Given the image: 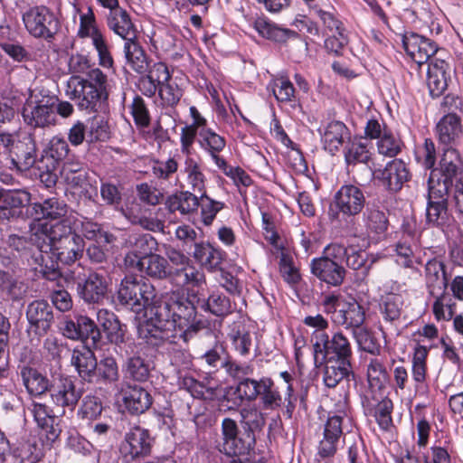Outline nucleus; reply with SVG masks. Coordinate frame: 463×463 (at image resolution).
<instances>
[{
    "label": "nucleus",
    "instance_id": "1",
    "mask_svg": "<svg viewBox=\"0 0 463 463\" xmlns=\"http://www.w3.org/2000/svg\"><path fill=\"white\" fill-rule=\"evenodd\" d=\"M313 349L315 364L321 371L326 387L334 389L343 381L350 383L355 379L353 346L342 330L330 335L318 333Z\"/></svg>",
    "mask_w": 463,
    "mask_h": 463
},
{
    "label": "nucleus",
    "instance_id": "2",
    "mask_svg": "<svg viewBox=\"0 0 463 463\" xmlns=\"http://www.w3.org/2000/svg\"><path fill=\"white\" fill-rule=\"evenodd\" d=\"M199 298L194 290H173L166 301L158 302L154 307L161 321H169V326L180 333L184 343L194 339L202 330L209 327V321L198 317Z\"/></svg>",
    "mask_w": 463,
    "mask_h": 463
},
{
    "label": "nucleus",
    "instance_id": "3",
    "mask_svg": "<svg viewBox=\"0 0 463 463\" xmlns=\"http://www.w3.org/2000/svg\"><path fill=\"white\" fill-rule=\"evenodd\" d=\"M65 94L81 111H103L108 106V76L99 68L90 70L86 77L73 75L67 81Z\"/></svg>",
    "mask_w": 463,
    "mask_h": 463
},
{
    "label": "nucleus",
    "instance_id": "4",
    "mask_svg": "<svg viewBox=\"0 0 463 463\" xmlns=\"http://www.w3.org/2000/svg\"><path fill=\"white\" fill-rule=\"evenodd\" d=\"M260 427L258 420L242 418L237 421L232 418H224L221 424L222 441L217 449L232 458L246 457L254 454L256 447L255 430Z\"/></svg>",
    "mask_w": 463,
    "mask_h": 463
},
{
    "label": "nucleus",
    "instance_id": "5",
    "mask_svg": "<svg viewBox=\"0 0 463 463\" xmlns=\"http://www.w3.org/2000/svg\"><path fill=\"white\" fill-rule=\"evenodd\" d=\"M415 161L424 170H429L430 175L427 184L430 182L431 176L435 178L440 175H449V178L456 179L463 169V160L457 148H444L437 164V148L435 142L430 137H426L422 145L416 147L414 151Z\"/></svg>",
    "mask_w": 463,
    "mask_h": 463
},
{
    "label": "nucleus",
    "instance_id": "6",
    "mask_svg": "<svg viewBox=\"0 0 463 463\" xmlns=\"http://www.w3.org/2000/svg\"><path fill=\"white\" fill-rule=\"evenodd\" d=\"M440 175L431 176L427 184L426 222L429 226L441 230L449 227L452 219L449 213V197L452 191V184L456 179Z\"/></svg>",
    "mask_w": 463,
    "mask_h": 463
},
{
    "label": "nucleus",
    "instance_id": "7",
    "mask_svg": "<svg viewBox=\"0 0 463 463\" xmlns=\"http://www.w3.org/2000/svg\"><path fill=\"white\" fill-rule=\"evenodd\" d=\"M345 255V245L337 242L327 244L320 257L310 261V272L320 282L328 287H340L346 277L347 270L343 265Z\"/></svg>",
    "mask_w": 463,
    "mask_h": 463
},
{
    "label": "nucleus",
    "instance_id": "8",
    "mask_svg": "<svg viewBox=\"0 0 463 463\" xmlns=\"http://www.w3.org/2000/svg\"><path fill=\"white\" fill-rule=\"evenodd\" d=\"M156 297V288L146 279L133 275L125 276L117 292L119 304L137 313L157 305Z\"/></svg>",
    "mask_w": 463,
    "mask_h": 463
},
{
    "label": "nucleus",
    "instance_id": "9",
    "mask_svg": "<svg viewBox=\"0 0 463 463\" xmlns=\"http://www.w3.org/2000/svg\"><path fill=\"white\" fill-rule=\"evenodd\" d=\"M364 134L365 138L376 140V151L384 158L398 159L397 156L407 149L401 132L388 126L383 119L369 118L364 128Z\"/></svg>",
    "mask_w": 463,
    "mask_h": 463
},
{
    "label": "nucleus",
    "instance_id": "10",
    "mask_svg": "<svg viewBox=\"0 0 463 463\" xmlns=\"http://www.w3.org/2000/svg\"><path fill=\"white\" fill-rule=\"evenodd\" d=\"M22 21L31 36L48 43L54 40L61 27L54 12L43 5L30 6L22 14Z\"/></svg>",
    "mask_w": 463,
    "mask_h": 463
},
{
    "label": "nucleus",
    "instance_id": "11",
    "mask_svg": "<svg viewBox=\"0 0 463 463\" xmlns=\"http://www.w3.org/2000/svg\"><path fill=\"white\" fill-rule=\"evenodd\" d=\"M55 95L35 96L34 99H26L22 117L24 123L33 128H49L57 124L54 113Z\"/></svg>",
    "mask_w": 463,
    "mask_h": 463
},
{
    "label": "nucleus",
    "instance_id": "12",
    "mask_svg": "<svg viewBox=\"0 0 463 463\" xmlns=\"http://www.w3.org/2000/svg\"><path fill=\"white\" fill-rule=\"evenodd\" d=\"M154 444L150 431L134 425L124 435L119 445V453L125 463L141 461L150 456Z\"/></svg>",
    "mask_w": 463,
    "mask_h": 463
},
{
    "label": "nucleus",
    "instance_id": "13",
    "mask_svg": "<svg viewBox=\"0 0 463 463\" xmlns=\"http://www.w3.org/2000/svg\"><path fill=\"white\" fill-rule=\"evenodd\" d=\"M373 176L378 185L390 194L400 193L411 180L409 165L402 159H392L383 167L374 171Z\"/></svg>",
    "mask_w": 463,
    "mask_h": 463
},
{
    "label": "nucleus",
    "instance_id": "14",
    "mask_svg": "<svg viewBox=\"0 0 463 463\" xmlns=\"http://www.w3.org/2000/svg\"><path fill=\"white\" fill-rule=\"evenodd\" d=\"M137 334L139 338L154 348H159L166 343H175L176 339V333L169 326V321H159L155 307L150 308V317L138 325Z\"/></svg>",
    "mask_w": 463,
    "mask_h": 463
},
{
    "label": "nucleus",
    "instance_id": "15",
    "mask_svg": "<svg viewBox=\"0 0 463 463\" xmlns=\"http://www.w3.org/2000/svg\"><path fill=\"white\" fill-rule=\"evenodd\" d=\"M348 393L345 394L342 409L335 414L328 415L324 425L323 439L318 445V455L323 458L334 457L337 450V445L344 433L343 420L346 414Z\"/></svg>",
    "mask_w": 463,
    "mask_h": 463
},
{
    "label": "nucleus",
    "instance_id": "16",
    "mask_svg": "<svg viewBox=\"0 0 463 463\" xmlns=\"http://www.w3.org/2000/svg\"><path fill=\"white\" fill-rule=\"evenodd\" d=\"M7 158L18 171H27L37 165V146L32 134H24L16 139L11 135Z\"/></svg>",
    "mask_w": 463,
    "mask_h": 463
},
{
    "label": "nucleus",
    "instance_id": "17",
    "mask_svg": "<svg viewBox=\"0 0 463 463\" xmlns=\"http://www.w3.org/2000/svg\"><path fill=\"white\" fill-rule=\"evenodd\" d=\"M226 374L232 380H241L243 385L245 395L248 397V402L258 401L264 383V376L259 379L251 377L254 373V364L252 361L241 362L228 360L225 363Z\"/></svg>",
    "mask_w": 463,
    "mask_h": 463
},
{
    "label": "nucleus",
    "instance_id": "18",
    "mask_svg": "<svg viewBox=\"0 0 463 463\" xmlns=\"http://www.w3.org/2000/svg\"><path fill=\"white\" fill-rule=\"evenodd\" d=\"M49 393L56 406L72 411L83 395V388L78 387L71 376L61 374L53 377Z\"/></svg>",
    "mask_w": 463,
    "mask_h": 463
},
{
    "label": "nucleus",
    "instance_id": "19",
    "mask_svg": "<svg viewBox=\"0 0 463 463\" xmlns=\"http://www.w3.org/2000/svg\"><path fill=\"white\" fill-rule=\"evenodd\" d=\"M77 294L87 304H100L106 298L108 283L105 277L96 271L74 279Z\"/></svg>",
    "mask_w": 463,
    "mask_h": 463
},
{
    "label": "nucleus",
    "instance_id": "20",
    "mask_svg": "<svg viewBox=\"0 0 463 463\" xmlns=\"http://www.w3.org/2000/svg\"><path fill=\"white\" fill-rule=\"evenodd\" d=\"M334 203L345 217L359 214L365 205V195L363 189L354 184H344L335 193Z\"/></svg>",
    "mask_w": 463,
    "mask_h": 463
},
{
    "label": "nucleus",
    "instance_id": "21",
    "mask_svg": "<svg viewBox=\"0 0 463 463\" xmlns=\"http://www.w3.org/2000/svg\"><path fill=\"white\" fill-rule=\"evenodd\" d=\"M434 131L444 148H456L463 138L462 119L456 112H449L439 118Z\"/></svg>",
    "mask_w": 463,
    "mask_h": 463
},
{
    "label": "nucleus",
    "instance_id": "22",
    "mask_svg": "<svg viewBox=\"0 0 463 463\" xmlns=\"http://www.w3.org/2000/svg\"><path fill=\"white\" fill-rule=\"evenodd\" d=\"M25 315L30 329L38 336L47 335L54 323L52 307L44 299L29 303Z\"/></svg>",
    "mask_w": 463,
    "mask_h": 463
},
{
    "label": "nucleus",
    "instance_id": "23",
    "mask_svg": "<svg viewBox=\"0 0 463 463\" xmlns=\"http://www.w3.org/2000/svg\"><path fill=\"white\" fill-rule=\"evenodd\" d=\"M403 304V298L400 294L388 293L382 297L379 313L384 324L380 326L383 334H385L384 329L390 332L399 331V326L402 323Z\"/></svg>",
    "mask_w": 463,
    "mask_h": 463
},
{
    "label": "nucleus",
    "instance_id": "24",
    "mask_svg": "<svg viewBox=\"0 0 463 463\" xmlns=\"http://www.w3.org/2000/svg\"><path fill=\"white\" fill-rule=\"evenodd\" d=\"M402 42L407 55L419 65L430 61L439 49L435 41L412 32L403 34Z\"/></svg>",
    "mask_w": 463,
    "mask_h": 463
},
{
    "label": "nucleus",
    "instance_id": "25",
    "mask_svg": "<svg viewBox=\"0 0 463 463\" xmlns=\"http://www.w3.org/2000/svg\"><path fill=\"white\" fill-rule=\"evenodd\" d=\"M121 394L123 404L131 415L137 416L145 413L154 402L151 393L137 384L126 383L121 389Z\"/></svg>",
    "mask_w": 463,
    "mask_h": 463
},
{
    "label": "nucleus",
    "instance_id": "26",
    "mask_svg": "<svg viewBox=\"0 0 463 463\" xmlns=\"http://www.w3.org/2000/svg\"><path fill=\"white\" fill-rule=\"evenodd\" d=\"M323 149L335 156L352 137L349 128L340 120H332L320 132Z\"/></svg>",
    "mask_w": 463,
    "mask_h": 463
},
{
    "label": "nucleus",
    "instance_id": "27",
    "mask_svg": "<svg viewBox=\"0 0 463 463\" xmlns=\"http://www.w3.org/2000/svg\"><path fill=\"white\" fill-rule=\"evenodd\" d=\"M191 255L201 268L210 272L221 269L226 257L223 250L206 241L194 242V251Z\"/></svg>",
    "mask_w": 463,
    "mask_h": 463
},
{
    "label": "nucleus",
    "instance_id": "28",
    "mask_svg": "<svg viewBox=\"0 0 463 463\" xmlns=\"http://www.w3.org/2000/svg\"><path fill=\"white\" fill-rule=\"evenodd\" d=\"M199 147L212 159L218 166H225L226 159L222 156L227 146L225 137L216 133L213 128H209L200 131V137L197 138Z\"/></svg>",
    "mask_w": 463,
    "mask_h": 463
},
{
    "label": "nucleus",
    "instance_id": "29",
    "mask_svg": "<svg viewBox=\"0 0 463 463\" xmlns=\"http://www.w3.org/2000/svg\"><path fill=\"white\" fill-rule=\"evenodd\" d=\"M449 65L441 59L434 58L428 63L427 86L432 98L440 97L448 87Z\"/></svg>",
    "mask_w": 463,
    "mask_h": 463
},
{
    "label": "nucleus",
    "instance_id": "30",
    "mask_svg": "<svg viewBox=\"0 0 463 463\" xmlns=\"http://www.w3.org/2000/svg\"><path fill=\"white\" fill-rule=\"evenodd\" d=\"M109 29L124 41L138 37V31L128 11L123 7L109 13L106 18Z\"/></svg>",
    "mask_w": 463,
    "mask_h": 463
},
{
    "label": "nucleus",
    "instance_id": "31",
    "mask_svg": "<svg viewBox=\"0 0 463 463\" xmlns=\"http://www.w3.org/2000/svg\"><path fill=\"white\" fill-rule=\"evenodd\" d=\"M171 285L184 289L185 286L200 287L205 275L192 261L180 267H171L167 278Z\"/></svg>",
    "mask_w": 463,
    "mask_h": 463
},
{
    "label": "nucleus",
    "instance_id": "32",
    "mask_svg": "<svg viewBox=\"0 0 463 463\" xmlns=\"http://www.w3.org/2000/svg\"><path fill=\"white\" fill-rule=\"evenodd\" d=\"M425 287L430 296H434L437 290L446 289L449 286V277L443 260L434 257L427 260L424 266Z\"/></svg>",
    "mask_w": 463,
    "mask_h": 463
},
{
    "label": "nucleus",
    "instance_id": "33",
    "mask_svg": "<svg viewBox=\"0 0 463 463\" xmlns=\"http://www.w3.org/2000/svg\"><path fill=\"white\" fill-rule=\"evenodd\" d=\"M253 28L262 38L279 44H285L288 41L299 37L296 31L282 28L264 16L258 17L254 21Z\"/></svg>",
    "mask_w": 463,
    "mask_h": 463
},
{
    "label": "nucleus",
    "instance_id": "34",
    "mask_svg": "<svg viewBox=\"0 0 463 463\" xmlns=\"http://www.w3.org/2000/svg\"><path fill=\"white\" fill-rule=\"evenodd\" d=\"M253 28L262 38L279 44H285L288 41L299 37L296 31L282 28L264 16L258 17L254 21Z\"/></svg>",
    "mask_w": 463,
    "mask_h": 463
},
{
    "label": "nucleus",
    "instance_id": "35",
    "mask_svg": "<svg viewBox=\"0 0 463 463\" xmlns=\"http://www.w3.org/2000/svg\"><path fill=\"white\" fill-rule=\"evenodd\" d=\"M253 28L262 38L279 44H285L288 41L299 37L296 31L282 28L264 16L258 17L254 21Z\"/></svg>",
    "mask_w": 463,
    "mask_h": 463
},
{
    "label": "nucleus",
    "instance_id": "36",
    "mask_svg": "<svg viewBox=\"0 0 463 463\" xmlns=\"http://www.w3.org/2000/svg\"><path fill=\"white\" fill-rule=\"evenodd\" d=\"M84 248L85 241L83 238L76 232L61 241L51 250L57 256L59 261L65 265H71L82 257Z\"/></svg>",
    "mask_w": 463,
    "mask_h": 463
},
{
    "label": "nucleus",
    "instance_id": "37",
    "mask_svg": "<svg viewBox=\"0 0 463 463\" xmlns=\"http://www.w3.org/2000/svg\"><path fill=\"white\" fill-rule=\"evenodd\" d=\"M333 321L354 333V331L364 326L365 321L364 307L357 301L347 302L333 317Z\"/></svg>",
    "mask_w": 463,
    "mask_h": 463
},
{
    "label": "nucleus",
    "instance_id": "38",
    "mask_svg": "<svg viewBox=\"0 0 463 463\" xmlns=\"http://www.w3.org/2000/svg\"><path fill=\"white\" fill-rule=\"evenodd\" d=\"M343 156L346 166L354 167L357 165H368L372 161L373 154L366 142L354 137L344 146Z\"/></svg>",
    "mask_w": 463,
    "mask_h": 463
},
{
    "label": "nucleus",
    "instance_id": "39",
    "mask_svg": "<svg viewBox=\"0 0 463 463\" xmlns=\"http://www.w3.org/2000/svg\"><path fill=\"white\" fill-rule=\"evenodd\" d=\"M92 348L86 346L83 350L75 349L71 355V364L75 367L79 376L89 383H94L93 377L98 362Z\"/></svg>",
    "mask_w": 463,
    "mask_h": 463
},
{
    "label": "nucleus",
    "instance_id": "40",
    "mask_svg": "<svg viewBox=\"0 0 463 463\" xmlns=\"http://www.w3.org/2000/svg\"><path fill=\"white\" fill-rule=\"evenodd\" d=\"M124 54L127 64L136 73L143 75L147 71L149 58L138 42V37L134 40L125 41Z\"/></svg>",
    "mask_w": 463,
    "mask_h": 463
},
{
    "label": "nucleus",
    "instance_id": "41",
    "mask_svg": "<svg viewBox=\"0 0 463 463\" xmlns=\"http://www.w3.org/2000/svg\"><path fill=\"white\" fill-rule=\"evenodd\" d=\"M136 268L144 271L148 277L156 279H165L168 278L171 266L168 260L159 254L139 258L136 260Z\"/></svg>",
    "mask_w": 463,
    "mask_h": 463
},
{
    "label": "nucleus",
    "instance_id": "42",
    "mask_svg": "<svg viewBox=\"0 0 463 463\" xmlns=\"http://www.w3.org/2000/svg\"><path fill=\"white\" fill-rule=\"evenodd\" d=\"M20 375L23 384L30 395L39 397L49 392L51 388L49 379L36 368L24 366L21 368Z\"/></svg>",
    "mask_w": 463,
    "mask_h": 463
},
{
    "label": "nucleus",
    "instance_id": "43",
    "mask_svg": "<svg viewBox=\"0 0 463 463\" xmlns=\"http://www.w3.org/2000/svg\"><path fill=\"white\" fill-rule=\"evenodd\" d=\"M165 206L170 213L188 215L197 212L199 198L189 191H179L166 198Z\"/></svg>",
    "mask_w": 463,
    "mask_h": 463
},
{
    "label": "nucleus",
    "instance_id": "44",
    "mask_svg": "<svg viewBox=\"0 0 463 463\" xmlns=\"http://www.w3.org/2000/svg\"><path fill=\"white\" fill-rule=\"evenodd\" d=\"M431 346H426L420 344H416L413 347L411 357V375L415 383V388L418 390L425 383L428 374V357Z\"/></svg>",
    "mask_w": 463,
    "mask_h": 463
},
{
    "label": "nucleus",
    "instance_id": "45",
    "mask_svg": "<svg viewBox=\"0 0 463 463\" xmlns=\"http://www.w3.org/2000/svg\"><path fill=\"white\" fill-rule=\"evenodd\" d=\"M392 411L393 402L388 396L363 411L364 416L373 418L383 431H390L393 427Z\"/></svg>",
    "mask_w": 463,
    "mask_h": 463
},
{
    "label": "nucleus",
    "instance_id": "46",
    "mask_svg": "<svg viewBox=\"0 0 463 463\" xmlns=\"http://www.w3.org/2000/svg\"><path fill=\"white\" fill-rule=\"evenodd\" d=\"M366 375L370 386L385 389L390 381L387 357L374 355V357L369 359Z\"/></svg>",
    "mask_w": 463,
    "mask_h": 463
},
{
    "label": "nucleus",
    "instance_id": "47",
    "mask_svg": "<svg viewBox=\"0 0 463 463\" xmlns=\"http://www.w3.org/2000/svg\"><path fill=\"white\" fill-rule=\"evenodd\" d=\"M33 210L39 220L59 221L66 218L68 204L57 197H51L41 203H34Z\"/></svg>",
    "mask_w": 463,
    "mask_h": 463
},
{
    "label": "nucleus",
    "instance_id": "48",
    "mask_svg": "<svg viewBox=\"0 0 463 463\" xmlns=\"http://www.w3.org/2000/svg\"><path fill=\"white\" fill-rule=\"evenodd\" d=\"M120 378L119 367L115 357L109 355L97 362L94 383L115 384Z\"/></svg>",
    "mask_w": 463,
    "mask_h": 463
},
{
    "label": "nucleus",
    "instance_id": "49",
    "mask_svg": "<svg viewBox=\"0 0 463 463\" xmlns=\"http://www.w3.org/2000/svg\"><path fill=\"white\" fill-rule=\"evenodd\" d=\"M156 240L149 233L139 234L135 237L133 242V253L127 254L125 262L128 266L134 267L139 258L154 255L157 250Z\"/></svg>",
    "mask_w": 463,
    "mask_h": 463
},
{
    "label": "nucleus",
    "instance_id": "50",
    "mask_svg": "<svg viewBox=\"0 0 463 463\" xmlns=\"http://www.w3.org/2000/svg\"><path fill=\"white\" fill-rule=\"evenodd\" d=\"M40 231L49 239L51 248L76 233L69 218H63L55 223H41Z\"/></svg>",
    "mask_w": 463,
    "mask_h": 463
},
{
    "label": "nucleus",
    "instance_id": "51",
    "mask_svg": "<svg viewBox=\"0 0 463 463\" xmlns=\"http://www.w3.org/2000/svg\"><path fill=\"white\" fill-rule=\"evenodd\" d=\"M364 223L369 234L378 238L385 236L389 220L386 213L378 207H367L364 213Z\"/></svg>",
    "mask_w": 463,
    "mask_h": 463
},
{
    "label": "nucleus",
    "instance_id": "52",
    "mask_svg": "<svg viewBox=\"0 0 463 463\" xmlns=\"http://www.w3.org/2000/svg\"><path fill=\"white\" fill-rule=\"evenodd\" d=\"M345 255L344 261L346 266L356 271L358 279L364 280L368 275L369 271L375 262L374 260L370 263L367 261V253L361 250H355L354 247H345Z\"/></svg>",
    "mask_w": 463,
    "mask_h": 463
},
{
    "label": "nucleus",
    "instance_id": "53",
    "mask_svg": "<svg viewBox=\"0 0 463 463\" xmlns=\"http://www.w3.org/2000/svg\"><path fill=\"white\" fill-rule=\"evenodd\" d=\"M76 326L79 331V340L86 346L93 349L100 348L101 334L95 322L86 316H79L76 318Z\"/></svg>",
    "mask_w": 463,
    "mask_h": 463
},
{
    "label": "nucleus",
    "instance_id": "54",
    "mask_svg": "<svg viewBox=\"0 0 463 463\" xmlns=\"http://www.w3.org/2000/svg\"><path fill=\"white\" fill-rule=\"evenodd\" d=\"M125 378L137 383H145L150 377V364L140 355L128 357L124 365Z\"/></svg>",
    "mask_w": 463,
    "mask_h": 463
},
{
    "label": "nucleus",
    "instance_id": "55",
    "mask_svg": "<svg viewBox=\"0 0 463 463\" xmlns=\"http://www.w3.org/2000/svg\"><path fill=\"white\" fill-rule=\"evenodd\" d=\"M432 297L434 298V301L431 310L436 321H450L456 314V301L446 289H443L440 294H435Z\"/></svg>",
    "mask_w": 463,
    "mask_h": 463
},
{
    "label": "nucleus",
    "instance_id": "56",
    "mask_svg": "<svg viewBox=\"0 0 463 463\" xmlns=\"http://www.w3.org/2000/svg\"><path fill=\"white\" fill-rule=\"evenodd\" d=\"M69 154L70 147L67 141L62 137L55 136L50 140L39 159L59 166L61 162L68 158Z\"/></svg>",
    "mask_w": 463,
    "mask_h": 463
},
{
    "label": "nucleus",
    "instance_id": "57",
    "mask_svg": "<svg viewBox=\"0 0 463 463\" xmlns=\"http://www.w3.org/2000/svg\"><path fill=\"white\" fill-rule=\"evenodd\" d=\"M258 400L265 410L274 411L283 404L282 394L271 377L264 376V383Z\"/></svg>",
    "mask_w": 463,
    "mask_h": 463
},
{
    "label": "nucleus",
    "instance_id": "58",
    "mask_svg": "<svg viewBox=\"0 0 463 463\" xmlns=\"http://www.w3.org/2000/svg\"><path fill=\"white\" fill-rule=\"evenodd\" d=\"M201 359L212 369L216 371L222 367L226 372L225 363L228 360L237 361L227 351V345L224 342L216 340L213 346L208 349Z\"/></svg>",
    "mask_w": 463,
    "mask_h": 463
},
{
    "label": "nucleus",
    "instance_id": "59",
    "mask_svg": "<svg viewBox=\"0 0 463 463\" xmlns=\"http://www.w3.org/2000/svg\"><path fill=\"white\" fill-rule=\"evenodd\" d=\"M279 270L283 280L292 288H297L302 280L299 268L295 265L293 256L287 251L280 253Z\"/></svg>",
    "mask_w": 463,
    "mask_h": 463
},
{
    "label": "nucleus",
    "instance_id": "60",
    "mask_svg": "<svg viewBox=\"0 0 463 463\" xmlns=\"http://www.w3.org/2000/svg\"><path fill=\"white\" fill-rule=\"evenodd\" d=\"M104 410L102 400L95 394L85 395L77 411V416L82 420H97Z\"/></svg>",
    "mask_w": 463,
    "mask_h": 463
},
{
    "label": "nucleus",
    "instance_id": "61",
    "mask_svg": "<svg viewBox=\"0 0 463 463\" xmlns=\"http://www.w3.org/2000/svg\"><path fill=\"white\" fill-rule=\"evenodd\" d=\"M202 308L220 317H224L232 313L230 298L221 292L210 294L203 302Z\"/></svg>",
    "mask_w": 463,
    "mask_h": 463
},
{
    "label": "nucleus",
    "instance_id": "62",
    "mask_svg": "<svg viewBox=\"0 0 463 463\" xmlns=\"http://www.w3.org/2000/svg\"><path fill=\"white\" fill-rule=\"evenodd\" d=\"M199 207L201 210V221L205 226H211L218 213L226 207L225 203L210 197L206 191L201 192Z\"/></svg>",
    "mask_w": 463,
    "mask_h": 463
},
{
    "label": "nucleus",
    "instance_id": "63",
    "mask_svg": "<svg viewBox=\"0 0 463 463\" xmlns=\"http://www.w3.org/2000/svg\"><path fill=\"white\" fill-rule=\"evenodd\" d=\"M184 173L187 175V182L194 192L205 191L206 177L203 173L200 163L194 157L187 156L184 160Z\"/></svg>",
    "mask_w": 463,
    "mask_h": 463
},
{
    "label": "nucleus",
    "instance_id": "64",
    "mask_svg": "<svg viewBox=\"0 0 463 463\" xmlns=\"http://www.w3.org/2000/svg\"><path fill=\"white\" fill-rule=\"evenodd\" d=\"M30 411L38 427L46 431L49 430L51 437H48V439H54L57 434L53 429L54 417L52 415V410L44 403L33 402Z\"/></svg>",
    "mask_w": 463,
    "mask_h": 463
}]
</instances>
